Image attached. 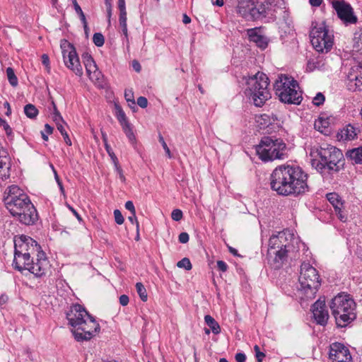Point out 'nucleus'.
<instances>
[{"label": "nucleus", "mask_w": 362, "mask_h": 362, "mask_svg": "<svg viewBox=\"0 0 362 362\" xmlns=\"http://www.w3.org/2000/svg\"><path fill=\"white\" fill-rule=\"evenodd\" d=\"M274 89L279 100L284 103L299 105L302 94L298 82L286 75H280L274 84Z\"/></svg>", "instance_id": "nucleus-7"}, {"label": "nucleus", "mask_w": 362, "mask_h": 362, "mask_svg": "<svg viewBox=\"0 0 362 362\" xmlns=\"http://www.w3.org/2000/svg\"><path fill=\"white\" fill-rule=\"evenodd\" d=\"M132 215L129 216L128 219L132 223H136V229L139 230V223L137 221L136 213L135 214H131Z\"/></svg>", "instance_id": "nucleus-56"}, {"label": "nucleus", "mask_w": 362, "mask_h": 362, "mask_svg": "<svg viewBox=\"0 0 362 362\" xmlns=\"http://www.w3.org/2000/svg\"><path fill=\"white\" fill-rule=\"evenodd\" d=\"M259 158L264 162L276 159L283 160L287 157L286 145L281 139L264 136L256 146Z\"/></svg>", "instance_id": "nucleus-8"}, {"label": "nucleus", "mask_w": 362, "mask_h": 362, "mask_svg": "<svg viewBox=\"0 0 362 362\" xmlns=\"http://www.w3.org/2000/svg\"><path fill=\"white\" fill-rule=\"evenodd\" d=\"M122 130L124 131V134H126L127 137L129 139V141L130 144L136 148V139L134 134L132 127L131 124H125L124 126L122 127Z\"/></svg>", "instance_id": "nucleus-31"}, {"label": "nucleus", "mask_w": 362, "mask_h": 362, "mask_svg": "<svg viewBox=\"0 0 362 362\" xmlns=\"http://www.w3.org/2000/svg\"><path fill=\"white\" fill-rule=\"evenodd\" d=\"M137 104L139 107L145 108L148 105V100L145 97L140 96L137 99Z\"/></svg>", "instance_id": "nucleus-49"}, {"label": "nucleus", "mask_w": 362, "mask_h": 362, "mask_svg": "<svg viewBox=\"0 0 362 362\" xmlns=\"http://www.w3.org/2000/svg\"><path fill=\"white\" fill-rule=\"evenodd\" d=\"M346 83L351 91H362V68H351L347 75Z\"/></svg>", "instance_id": "nucleus-20"}, {"label": "nucleus", "mask_w": 362, "mask_h": 362, "mask_svg": "<svg viewBox=\"0 0 362 362\" xmlns=\"http://www.w3.org/2000/svg\"><path fill=\"white\" fill-rule=\"evenodd\" d=\"M353 41L354 51L362 55V30L354 33Z\"/></svg>", "instance_id": "nucleus-30"}, {"label": "nucleus", "mask_w": 362, "mask_h": 362, "mask_svg": "<svg viewBox=\"0 0 362 362\" xmlns=\"http://www.w3.org/2000/svg\"><path fill=\"white\" fill-rule=\"evenodd\" d=\"M63 124L64 123H57V129L60 132L62 135L66 132Z\"/></svg>", "instance_id": "nucleus-61"}, {"label": "nucleus", "mask_w": 362, "mask_h": 362, "mask_svg": "<svg viewBox=\"0 0 362 362\" xmlns=\"http://www.w3.org/2000/svg\"><path fill=\"white\" fill-rule=\"evenodd\" d=\"M52 104H53V106H54V113H53V116H52L53 120L54 121L56 124H57V123H64L63 118L61 116V115L59 112V111L57 110L55 104L54 103H52Z\"/></svg>", "instance_id": "nucleus-42"}, {"label": "nucleus", "mask_w": 362, "mask_h": 362, "mask_svg": "<svg viewBox=\"0 0 362 362\" xmlns=\"http://www.w3.org/2000/svg\"><path fill=\"white\" fill-rule=\"evenodd\" d=\"M189 237L187 233L182 232L179 235L178 240L181 243H187L189 241Z\"/></svg>", "instance_id": "nucleus-51"}, {"label": "nucleus", "mask_w": 362, "mask_h": 362, "mask_svg": "<svg viewBox=\"0 0 362 362\" xmlns=\"http://www.w3.org/2000/svg\"><path fill=\"white\" fill-rule=\"evenodd\" d=\"M267 4H269L270 6L281 7V6L284 5V1L283 0H268Z\"/></svg>", "instance_id": "nucleus-53"}, {"label": "nucleus", "mask_w": 362, "mask_h": 362, "mask_svg": "<svg viewBox=\"0 0 362 362\" xmlns=\"http://www.w3.org/2000/svg\"><path fill=\"white\" fill-rule=\"evenodd\" d=\"M24 112L28 117L34 119L37 117L38 110L33 105L28 104L24 107Z\"/></svg>", "instance_id": "nucleus-33"}, {"label": "nucleus", "mask_w": 362, "mask_h": 362, "mask_svg": "<svg viewBox=\"0 0 362 362\" xmlns=\"http://www.w3.org/2000/svg\"><path fill=\"white\" fill-rule=\"evenodd\" d=\"M119 26L122 28V31L126 38L127 42H129L128 39V30L127 24V13H119Z\"/></svg>", "instance_id": "nucleus-32"}, {"label": "nucleus", "mask_w": 362, "mask_h": 362, "mask_svg": "<svg viewBox=\"0 0 362 362\" xmlns=\"http://www.w3.org/2000/svg\"><path fill=\"white\" fill-rule=\"evenodd\" d=\"M93 42L97 47H102L105 42L103 35L100 33H95L93 37Z\"/></svg>", "instance_id": "nucleus-38"}, {"label": "nucleus", "mask_w": 362, "mask_h": 362, "mask_svg": "<svg viewBox=\"0 0 362 362\" xmlns=\"http://www.w3.org/2000/svg\"><path fill=\"white\" fill-rule=\"evenodd\" d=\"M235 358L237 362H245L246 361V356L243 353L236 354Z\"/></svg>", "instance_id": "nucleus-57"}, {"label": "nucleus", "mask_w": 362, "mask_h": 362, "mask_svg": "<svg viewBox=\"0 0 362 362\" xmlns=\"http://www.w3.org/2000/svg\"><path fill=\"white\" fill-rule=\"evenodd\" d=\"M346 154L356 163H362V146L349 151Z\"/></svg>", "instance_id": "nucleus-29"}, {"label": "nucleus", "mask_w": 362, "mask_h": 362, "mask_svg": "<svg viewBox=\"0 0 362 362\" xmlns=\"http://www.w3.org/2000/svg\"><path fill=\"white\" fill-rule=\"evenodd\" d=\"M237 13L243 18L250 21L266 16L269 14L264 5L257 6L255 0H237Z\"/></svg>", "instance_id": "nucleus-12"}, {"label": "nucleus", "mask_w": 362, "mask_h": 362, "mask_svg": "<svg viewBox=\"0 0 362 362\" xmlns=\"http://www.w3.org/2000/svg\"><path fill=\"white\" fill-rule=\"evenodd\" d=\"M129 297L127 295H122L119 297V303L123 306L127 305L129 303Z\"/></svg>", "instance_id": "nucleus-58"}, {"label": "nucleus", "mask_w": 362, "mask_h": 362, "mask_svg": "<svg viewBox=\"0 0 362 362\" xmlns=\"http://www.w3.org/2000/svg\"><path fill=\"white\" fill-rule=\"evenodd\" d=\"M124 97L127 102L132 103V105H135L134 94L132 90H126L124 93Z\"/></svg>", "instance_id": "nucleus-48"}, {"label": "nucleus", "mask_w": 362, "mask_h": 362, "mask_svg": "<svg viewBox=\"0 0 362 362\" xmlns=\"http://www.w3.org/2000/svg\"><path fill=\"white\" fill-rule=\"evenodd\" d=\"M182 211L180 209H174L171 213V218L175 221H179L182 218Z\"/></svg>", "instance_id": "nucleus-44"}, {"label": "nucleus", "mask_w": 362, "mask_h": 362, "mask_svg": "<svg viewBox=\"0 0 362 362\" xmlns=\"http://www.w3.org/2000/svg\"><path fill=\"white\" fill-rule=\"evenodd\" d=\"M329 357L332 362H352L349 349L341 343L330 345Z\"/></svg>", "instance_id": "nucleus-17"}, {"label": "nucleus", "mask_w": 362, "mask_h": 362, "mask_svg": "<svg viewBox=\"0 0 362 362\" xmlns=\"http://www.w3.org/2000/svg\"><path fill=\"white\" fill-rule=\"evenodd\" d=\"M309 2L313 6H319L322 4V0H309Z\"/></svg>", "instance_id": "nucleus-64"}, {"label": "nucleus", "mask_w": 362, "mask_h": 362, "mask_svg": "<svg viewBox=\"0 0 362 362\" xmlns=\"http://www.w3.org/2000/svg\"><path fill=\"white\" fill-rule=\"evenodd\" d=\"M159 141L160 142V144H161L163 149L165 150L168 157L170 158L172 157L170 151L168 146H167V144L165 143L163 137L161 135H159Z\"/></svg>", "instance_id": "nucleus-47"}, {"label": "nucleus", "mask_w": 362, "mask_h": 362, "mask_svg": "<svg viewBox=\"0 0 362 362\" xmlns=\"http://www.w3.org/2000/svg\"><path fill=\"white\" fill-rule=\"evenodd\" d=\"M125 208L129 210L131 214H135V207L134 206V204L132 201H127L126 203H125Z\"/></svg>", "instance_id": "nucleus-55"}, {"label": "nucleus", "mask_w": 362, "mask_h": 362, "mask_svg": "<svg viewBox=\"0 0 362 362\" xmlns=\"http://www.w3.org/2000/svg\"><path fill=\"white\" fill-rule=\"evenodd\" d=\"M177 266L179 268H184L186 270H190L192 267L189 259L187 257H185V258L182 259L180 261H179L177 263Z\"/></svg>", "instance_id": "nucleus-40"}, {"label": "nucleus", "mask_w": 362, "mask_h": 362, "mask_svg": "<svg viewBox=\"0 0 362 362\" xmlns=\"http://www.w3.org/2000/svg\"><path fill=\"white\" fill-rule=\"evenodd\" d=\"M247 35L250 41L255 42L257 47L262 49L267 47V38L265 36L259 34L256 28L249 29L247 30Z\"/></svg>", "instance_id": "nucleus-25"}, {"label": "nucleus", "mask_w": 362, "mask_h": 362, "mask_svg": "<svg viewBox=\"0 0 362 362\" xmlns=\"http://www.w3.org/2000/svg\"><path fill=\"white\" fill-rule=\"evenodd\" d=\"M112 161H113V163L115 164V170H116L117 173L119 174L120 180L122 182H124L125 181V177H124V175L123 174L122 168L119 165L118 160H117V158L116 157L115 155H113V156H112Z\"/></svg>", "instance_id": "nucleus-39"}, {"label": "nucleus", "mask_w": 362, "mask_h": 362, "mask_svg": "<svg viewBox=\"0 0 362 362\" xmlns=\"http://www.w3.org/2000/svg\"><path fill=\"white\" fill-rule=\"evenodd\" d=\"M6 75L10 84L12 86L16 87L18 83V81L13 69L11 67H8L6 69Z\"/></svg>", "instance_id": "nucleus-34"}, {"label": "nucleus", "mask_w": 362, "mask_h": 362, "mask_svg": "<svg viewBox=\"0 0 362 362\" xmlns=\"http://www.w3.org/2000/svg\"><path fill=\"white\" fill-rule=\"evenodd\" d=\"M83 64L86 67V73L90 78L95 84L100 86L103 82V75L98 69L93 57L88 53H84L82 55Z\"/></svg>", "instance_id": "nucleus-16"}, {"label": "nucleus", "mask_w": 362, "mask_h": 362, "mask_svg": "<svg viewBox=\"0 0 362 362\" xmlns=\"http://www.w3.org/2000/svg\"><path fill=\"white\" fill-rule=\"evenodd\" d=\"M35 256H36L35 261H34V257H32L30 262H28V265H25L23 269L28 270L36 277L46 276L50 271V264L45 253L42 251Z\"/></svg>", "instance_id": "nucleus-14"}, {"label": "nucleus", "mask_w": 362, "mask_h": 362, "mask_svg": "<svg viewBox=\"0 0 362 362\" xmlns=\"http://www.w3.org/2000/svg\"><path fill=\"white\" fill-rule=\"evenodd\" d=\"M325 96L322 93H318L313 100V103L316 106L322 105L325 102Z\"/></svg>", "instance_id": "nucleus-43"}, {"label": "nucleus", "mask_w": 362, "mask_h": 362, "mask_svg": "<svg viewBox=\"0 0 362 362\" xmlns=\"http://www.w3.org/2000/svg\"><path fill=\"white\" fill-rule=\"evenodd\" d=\"M327 200L332 205L338 218L341 221H346V214L344 211V202L339 195L337 193H329L327 194Z\"/></svg>", "instance_id": "nucleus-22"}, {"label": "nucleus", "mask_w": 362, "mask_h": 362, "mask_svg": "<svg viewBox=\"0 0 362 362\" xmlns=\"http://www.w3.org/2000/svg\"><path fill=\"white\" fill-rule=\"evenodd\" d=\"M254 350L255 351V356L258 362H262L264 358L265 357V354L260 351L259 347L258 345H255L254 346Z\"/></svg>", "instance_id": "nucleus-46"}, {"label": "nucleus", "mask_w": 362, "mask_h": 362, "mask_svg": "<svg viewBox=\"0 0 362 362\" xmlns=\"http://www.w3.org/2000/svg\"><path fill=\"white\" fill-rule=\"evenodd\" d=\"M319 160H313V165L322 176L332 175L340 171L344 165V156L337 148L328 145L318 151Z\"/></svg>", "instance_id": "nucleus-4"}, {"label": "nucleus", "mask_w": 362, "mask_h": 362, "mask_svg": "<svg viewBox=\"0 0 362 362\" xmlns=\"http://www.w3.org/2000/svg\"><path fill=\"white\" fill-rule=\"evenodd\" d=\"M3 201L6 208L13 216L31 202L24 191L15 185L8 186L5 189Z\"/></svg>", "instance_id": "nucleus-10"}, {"label": "nucleus", "mask_w": 362, "mask_h": 362, "mask_svg": "<svg viewBox=\"0 0 362 362\" xmlns=\"http://www.w3.org/2000/svg\"><path fill=\"white\" fill-rule=\"evenodd\" d=\"M62 136L64 137V140L65 143L67 145L71 146V141L70 138L69 137V135H68L67 132H66L64 134H62Z\"/></svg>", "instance_id": "nucleus-62"}, {"label": "nucleus", "mask_w": 362, "mask_h": 362, "mask_svg": "<svg viewBox=\"0 0 362 362\" xmlns=\"http://www.w3.org/2000/svg\"><path fill=\"white\" fill-rule=\"evenodd\" d=\"M299 290L307 299L315 298L320 286V276L317 271L308 262H303L300 267L298 279Z\"/></svg>", "instance_id": "nucleus-9"}, {"label": "nucleus", "mask_w": 362, "mask_h": 362, "mask_svg": "<svg viewBox=\"0 0 362 362\" xmlns=\"http://www.w3.org/2000/svg\"><path fill=\"white\" fill-rule=\"evenodd\" d=\"M72 4L74 5V10L76 13L79 16L80 20L82 23L86 24V18L85 14L83 13L81 6L78 5L76 0H71Z\"/></svg>", "instance_id": "nucleus-36"}, {"label": "nucleus", "mask_w": 362, "mask_h": 362, "mask_svg": "<svg viewBox=\"0 0 362 362\" xmlns=\"http://www.w3.org/2000/svg\"><path fill=\"white\" fill-rule=\"evenodd\" d=\"M51 168H52V170L54 172L56 181L57 182L58 185H59L61 189L63 190V187H62V182H60V180L59 178L57 171L55 170V169L52 165H51Z\"/></svg>", "instance_id": "nucleus-60"}, {"label": "nucleus", "mask_w": 362, "mask_h": 362, "mask_svg": "<svg viewBox=\"0 0 362 362\" xmlns=\"http://www.w3.org/2000/svg\"><path fill=\"white\" fill-rule=\"evenodd\" d=\"M117 118L119 124H121V126L123 127L125 124H129V122H128V120L127 119L124 112L119 107H117Z\"/></svg>", "instance_id": "nucleus-37"}, {"label": "nucleus", "mask_w": 362, "mask_h": 362, "mask_svg": "<svg viewBox=\"0 0 362 362\" xmlns=\"http://www.w3.org/2000/svg\"><path fill=\"white\" fill-rule=\"evenodd\" d=\"M360 129L358 127L348 124L338 133L337 137L339 140L352 141L357 138Z\"/></svg>", "instance_id": "nucleus-24"}, {"label": "nucleus", "mask_w": 362, "mask_h": 362, "mask_svg": "<svg viewBox=\"0 0 362 362\" xmlns=\"http://www.w3.org/2000/svg\"><path fill=\"white\" fill-rule=\"evenodd\" d=\"M64 62L67 68L72 70L76 75L82 76L83 69L79 62L76 51L73 45L65 41L61 45Z\"/></svg>", "instance_id": "nucleus-13"}, {"label": "nucleus", "mask_w": 362, "mask_h": 362, "mask_svg": "<svg viewBox=\"0 0 362 362\" xmlns=\"http://www.w3.org/2000/svg\"><path fill=\"white\" fill-rule=\"evenodd\" d=\"M67 207L69 208V209L74 214V215L76 217V218L79 221H82V218L81 216L78 214V213L69 204L67 205Z\"/></svg>", "instance_id": "nucleus-59"}, {"label": "nucleus", "mask_w": 362, "mask_h": 362, "mask_svg": "<svg viewBox=\"0 0 362 362\" xmlns=\"http://www.w3.org/2000/svg\"><path fill=\"white\" fill-rule=\"evenodd\" d=\"M204 321L206 324L210 327L211 332L214 334H218L220 333L221 327L218 323L214 320V317H212L209 315H206L204 317Z\"/></svg>", "instance_id": "nucleus-28"}, {"label": "nucleus", "mask_w": 362, "mask_h": 362, "mask_svg": "<svg viewBox=\"0 0 362 362\" xmlns=\"http://www.w3.org/2000/svg\"><path fill=\"white\" fill-rule=\"evenodd\" d=\"M310 37L314 49L318 52H328L333 46L334 36L324 23L314 25Z\"/></svg>", "instance_id": "nucleus-11"}, {"label": "nucleus", "mask_w": 362, "mask_h": 362, "mask_svg": "<svg viewBox=\"0 0 362 362\" xmlns=\"http://www.w3.org/2000/svg\"><path fill=\"white\" fill-rule=\"evenodd\" d=\"M217 267H218V269L223 272H226L228 269L227 264L222 260H218L217 262Z\"/></svg>", "instance_id": "nucleus-52"}, {"label": "nucleus", "mask_w": 362, "mask_h": 362, "mask_svg": "<svg viewBox=\"0 0 362 362\" xmlns=\"http://www.w3.org/2000/svg\"><path fill=\"white\" fill-rule=\"evenodd\" d=\"M69 324L73 327L72 332L78 341L89 340L94 333L100 330V325L79 304H74L66 313Z\"/></svg>", "instance_id": "nucleus-2"}, {"label": "nucleus", "mask_w": 362, "mask_h": 362, "mask_svg": "<svg viewBox=\"0 0 362 362\" xmlns=\"http://www.w3.org/2000/svg\"><path fill=\"white\" fill-rule=\"evenodd\" d=\"M312 313L317 324L320 325L327 324L329 314L324 300L319 299L313 305Z\"/></svg>", "instance_id": "nucleus-21"}, {"label": "nucleus", "mask_w": 362, "mask_h": 362, "mask_svg": "<svg viewBox=\"0 0 362 362\" xmlns=\"http://www.w3.org/2000/svg\"><path fill=\"white\" fill-rule=\"evenodd\" d=\"M42 63L43 65L45 66L47 71L49 72L50 71V66H49V59L47 54H42Z\"/></svg>", "instance_id": "nucleus-50"}, {"label": "nucleus", "mask_w": 362, "mask_h": 362, "mask_svg": "<svg viewBox=\"0 0 362 362\" xmlns=\"http://www.w3.org/2000/svg\"><path fill=\"white\" fill-rule=\"evenodd\" d=\"M276 120L273 116H270L267 114L261 115L257 117V122L259 124L260 128L265 129L272 125Z\"/></svg>", "instance_id": "nucleus-27"}, {"label": "nucleus", "mask_w": 362, "mask_h": 362, "mask_svg": "<svg viewBox=\"0 0 362 362\" xmlns=\"http://www.w3.org/2000/svg\"><path fill=\"white\" fill-rule=\"evenodd\" d=\"M0 127H2L6 132V134L8 136H13V131L10 125L7 123V122L4 119L0 118Z\"/></svg>", "instance_id": "nucleus-41"}, {"label": "nucleus", "mask_w": 362, "mask_h": 362, "mask_svg": "<svg viewBox=\"0 0 362 362\" xmlns=\"http://www.w3.org/2000/svg\"><path fill=\"white\" fill-rule=\"evenodd\" d=\"M118 8L119 13H127L124 0H118Z\"/></svg>", "instance_id": "nucleus-54"}, {"label": "nucleus", "mask_w": 362, "mask_h": 362, "mask_svg": "<svg viewBox=\"0 0 362 362\" xmlns=\"http://www.w3.org/2000/svg\"><path fill=\"white\" fill-rule=\"evenodd\" d=\"M288 251V249L268 248V263L275 269H280L287 259Z\"/></svg>", "instance_id": "nucleus-18"}, {"label": "nucleus", "mask_w": 362, "mask_h": 362, "mask_svg": "<svg viewBox=\"0 0 362 362\" xmlns=\"http://www.w3.org/2000/svg\"><path fill=\"white\" fill-rule=\"evenodd\" d=\"M13 217H16L21 223L27 226L34 224L38 219L37 210L32 202L21 209Z\"/></svg>", "instance_id": "nucleus-19"}, {"label": "nucleus", "mask_w": 362, "mask_h": 362, "mask_svg": "<svg viewBox=\"0 0 362 362\" xmlns=\"http://www.w3.org/2000/svg\"><path fill=\"white\" fill-rule=\"evenodd\" d=\"M114 216H115V222L117 224L121 225L124 223V218L121 211L119 209H115L114 211Z\"/></svg>", "instance_id": "nucleus-45"}, {"label": "nucleus", "mask_w": 362, "mask_h": 362, "mask_svg": "<svg viewBox=\"0 0 362 362\" xmlns=\"http://www.w3.org/2000/svg\"><path fill=\"white\" fill-rule=\"evenodd\" d=\"M329 307L338 327H344L356 317V304L349 294H338L332 300Z\"/></svg>", "instance_id": "nucleus-5"}, {"label": "nucleus", "mask_w": 362, "mask_h": 362, "mask_svg": "<svg viewBox=\"0 0 362 362\" xmlns=\"http://www.w3.org/2000/svg\"><path fill=\"white\" fill-rule=\"evenodd\" d=\"M332 5L338 18L344 24L347 25L357 23L358 18L355 15L354 8L350 4L346 2L344 0H333Z\"/></svg>", "instance_id": "nucleus-15"}, {"label": "nucleus", "mask_w": 362, "mask_h": 362, "mask_svg": "<svg viewBox=\"0 0 362 362\" xmlns=\"http://www.w3.org/2000/svg\"><path fill=\"white\" fill-rule=\"evenodd\" d=\"M314 126L315 129L326 134L328 132V128L329 127V119L325 117H319L318 119L315 120Z\"/></svg>", "instance_id": "nucleus-26"}, {"label": "nucleus", "mask_w": 362, "mask_h": 362, "mask_svg": "<svg viewBox=\"0 0 362 362\" xmlns=\"http://www.w3.org/2000/svg\"><path fill=\"white\" fill-rule=\"evenodd\" d=\"M288 235L291 237L289 233L284 231L272 235L269 239V248L288 249L290 247Z\"/></svg>", "instance_id": "nucleus-23"}, {"label": "nucleus", "mask_w": 362, "mask_h": 362, "mask_svg": "<svg viewBox=\"0 0 362 362\" xmlns=\"http://www.w3.org/2000/svg\"><path fill=\"white\" fill-rule=\"evenodd\" d=\"M244 94L255 106L262 107L266 101L271 98L268 88L269 81L267 76L262 72L244 77Z\"/></svg>", "instance_id": "nucleus-3"}, {"label": "nucleus", "mask_w": 362, "mask_h": 362, "mask_svg": "<svg viewBox=\"0 0 362 362\" xmlns=\"http://www.w3.org/2000/svg\"><path fill=\"white\" fill-rule=\"evenodd\" d=\"M308 177L298 165H281L271 174L270 185L279 195L297 197L309 191Z\"/></svg>", "instance_id": "nucleus-1"}, {"label": "nucleus", "mask_w": 362, "mask_h": 362, "mask_svg": "<svg viewBox=\"0 0 362 362\" xmlns=\"http://www.w3.org/2000/svg\"><path fill=\"white\" fill-rule=\"evenodd\" d=\"M14 259L13 265L15 269L22 271L28 262L37 252H42L37 243L29 236L21 235L14 240Z\"/></svg>", "instance_id": "nucleus-6"}, {"label": "nucleus", "mask_w": 362, "mask_h": 362, "mask_svg": "<svg viewBox=\"0 0 362 362\" xmlns=\"http://www.w3.org/2000/svg\"><path fill=\"white\" fill-rule=\"evenodd\" d=\"M136 288L141 300L146 302L148 299V296L144 286L141 283L138 282L136 284Z\"/></svg>", "instance_id": "nucleus-35"}, {"label": "nucleus", "mask_w": 362, "mask_h": 362, "mask_svg": "<svg viewBox=\"0 0 362 362\" xmlns=\"http://www.w3.org/2000/svg\"><path fill=\"white\" fill-rule=\"evenodd\" d=\"M52 131L53 128L50 125H49L48 124H46L45 125V132L47 134H51L52 133Z\"/></svg>", "instance_id": "nucleus-63"}]
</instances>
